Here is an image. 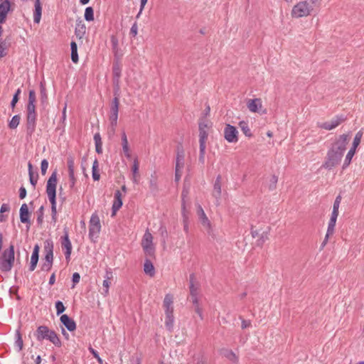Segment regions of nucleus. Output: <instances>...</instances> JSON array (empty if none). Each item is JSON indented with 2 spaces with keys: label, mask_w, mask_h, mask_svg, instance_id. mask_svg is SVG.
Wrapping results in <instances>:
<instances>
[{
  "label": "nucleus",
  "mask_w": 364,
  "mask_h": 364,
  "mask_svg": "<svg viewBox=\"0 0 364 364\" xmlns=\"http://www.w3.org/2000/svg\"><path fill=\"white\" fill-rule=\"evenodd\" d=\"M319 0H302L297 2L292 7L291 16L293 18L307 17L319 9Z\"/></svg>",
  "instance_id": "1"
},
{
  "label": "nucleus",
  "mask_w": 364,
  "mask_h": 364,
  "mask_svg": "<svg viewBox=\"0 0 364 364\" xmlns=\"http://www.w3.org/2000/svg\"><path fill=\"white\" fill-rule=\"evenodd\" d=\"M34 335L36 340L39 342L47 341L51 343L55 347L60 348L62 346V342L59 336L55 331L49 328L46 326H38Z\"/></svg>",
  "instance_id": "2"
},
{
  "label": "nucleus",
  "mask_w": 364,
  "mask_h": 364,
  "mask_svg": "<svg viewBox=\"0 0 364 364\" xmlns=\"http://www.w3.org/2000/svg\"><path fill=\"white\" fill-rule=\"evenodd\" d=\"M58 183L57 171H53L48 178L46 185V193L48 195L50 203H51V210L53 218L55 220L56 217V186Z\"/></svg>",
  "instance_id": "3"
},
{
  "label": "nucleus",
  "mask_w": 364,
  "mask_h": 364,
  "mask_svg": "<svg viewBox=\"0 0 364 364\" xmlns=\"http://www.w3.org/2000/svg\"><path fill=\"white\" fill-rule=\"evenodd\" d=\"M14 247L11 245L9 248L5 250L0 257V269L2 272L10 271L14 265Z\"/></svg>",
  "instance_id": "4"
},
{
  "label": "nucleus",
  "mask_w": 364,
  "mask_h": 364,
  "mask_svg": "<svg viewBox=\"0 0 364 364\" xmlns=\"http://www.w3.org/2000/svg\"><path fill=\"white\" fill-rule=\"evenodd\" d=\"M101 223L99 215L94 213L89 221V237L92 242H95L101 231Z\"/></svg>",
  "instance_id": "5"
},
{
  "label": "nucleus",
  "mask_w": 364,
  "mask_h": 364,
  "mask_svg": "<svg viewBox=\"0 0 364 364\" xmlns=\"http://www.w3.org/2000/svg\"><path fill=\"white\" fill-rule=\"evenodd\" d=\"M349 134H343L339 135L334 142L332 144L331 148L328 149L333 151V152L340 154L343 156L344 152L346 149V146L349 141Z\"/></svg>",
  "instance_id": "6"
},
{
  "label": "nucleus",
  "mask_w": 364,
  "mask_h": 364,
  "mask_svg": "<svg viewBox=\"0 0 364 364\" xmlns=\"http://www.w3.org/2000/svg\"><path fill=\"white\" fill-rule=\"evenodd\" d=\"M141 245L146 255L150 257L154 255L156 245L154 243V237L149 230L144 232L141 239Z\"/></svg>",
  "instance_id": "7"
},
{
  "label": "nucleus",
  "mask_w": 364,
  "mask_h": 364,
  "mask_svg": "<svg viewBox=\"0 0 364 364\" xmlns=\"http://www.w3.org/2000/svg\"><path fill=\"white\" fill-rule=\"evenodd\" d=\"M247 107L252 113H257L260 115L267 114V109L264 107L261 98H253L247 100Z\"/></svg>",
  "instance_id": "8"
},
{
  "label": "nucleus",
  "mask_w": 364,
  "mask_h": 364,
  "mask_svg": "<svg viewBox=\"0 0 364 364\" xmlns=\"http://www.w3.org/2000/svg\"><path fill=\"white\" fill-rule=\"evenodd\" d=\"M343 156L328 150L326 160L323 164V167L331 170L336 167L341 161Z\"/></svg>",
  "instance_id": "9"
},
{
  "label": "nucleus",
  "mask_w": 364,
  "mask_h": 364,
  "mask_svg": "<svg viewBox=\"0 0 364 364\" xmlns=\"http://www.w3.org/2000/svg\"><path fill=\"white\" fill-rule=\"evenodd\" d=\"M224 138L229 143H237L238 141V131L230 124H227L224 129Z\"/></svg>",
  "instance_id": "10"
},
{
  "label": "nucleus",
  "mask_w": 364,
  "mask_h": 364,
  "mask_svg": "<svg viewBox=\"0 0 364 364\" xmlns=\"http://www.w3.org/2000/svg\"><path fill=\"white\" fill-rule=\"evenodd\" d=\"M211 127L212 123L207 119H203L199 122V140H208Z\"/></svg>",
  "instance_id": "11"
},
{
  "label": "nucleus",
  "mask_w": 364,
  "mask_h": 364,
  "mask_svg": "<svg viewBox=\"0 0 364 364\" xmlns=\"http://www.w3.org/2000/svg\"><path fill=\"white\" fill-rule=\"evenodd\" d=\"M344 120V118H343L342 117L336 116L329 121L319 124L318 127L325 130H332L336 128Z\"/></svg>",
  "instance_id": "12"
},
{
  "label": "nucleus",
  "mask_w": 364,
  "mask_h": 364,
  "mask_svg": "<svg viewBox=\"0 0 364 364\" xmlns=\"http://www.w3.org/2000/svg\"><path fill=\"white\" fill-rule=\"evenodd\" d=\"M198 294L199 291L198 287L191 284L190 287V298L193 304L196 305V310L198 313V316H202L200 309L198 307Z\"/></svg>",
  "instance_id": "13"
},
{
  "label": "nucleus",
  "mask_w": 364,
  "mask_h": 364,
  "mask_svg": "<svg viewBox=\"0 0 364 364\" xmlns=\"http://www.w3.org/2000/svg\"><path fill=\"white\" fill-rule=\"evenodd\" d=\"M174 297L173 295L171 294H167L165 295L163 306L165 309V311L167 314V317H171V314L173 310V304Z\"/></svg>",
  "instance_id": "14"
},
{
  "label": "nucleus",
  "mask_w": 364,
  "mask_h": 364,
  "mask_svg": "<svg viewBox=\"0 0 364 364\" xmlns=\"http://www.w3.org/2000/svg\"><path fill=\"white\" fill-rule=\"evenodd\" d=\"M61 245L63 250H65V255L66 259H70V257L72 252V244L70 240H69L68 232H65V236L63 238Z\"/></svg>",
  "instance_id": "15"
},
{
  "label": "nucleus",
  "mask_w": 364,
  "mask_h": 364,
  "mask_svg": "<svg viewBox=\"0 0 364 364\" xmlns=\"http://www.w3.org/2000/svg\"><path fill=\"white\" fill-rule=\"evenodd\" d=\"M53 249L52 247H46V255H45V260L43 265V269L44 270H49L51 268L52 262H53Z\"/></svg>",
  "instance_id": "16"
},
{
  "label": "nucleus",
  "mask_w": 364,
  "mask_h": 364,
  "mask_svg": "<svg viewBox=\"0 0 364 364\" xmlns=\"http://www.w3.org/2000/svg\"><path fill=\"white\" fill-rule=\"evenodd\" d=\"M122 193L119 190H117V191H116V192L114 193V203L112 205V217L116 215L117 210H119V209L122 207Z\"/></svg>",
  "instance_id": "17"
},
{
  "label": "nucleus",
  "mask_w": 364,
  "mask_h": 364,
  "mask_svg": "<svg viewBox=\"0 0 364 364\" xmlns=\"http://www.w3.org/2000/svg\"><path fill=\"white\" fill-rule=\"evenodd\" d=\"M122 151L124 156L130 159L132 158V151L129 146L128 139L126 134L124 132L122 135Z\"/></svg>",
  "instance_id": "18"
},
{
  "label": "nucleus",
  "mask_w": 364,
  "mask_h": 364,
  "mask_svg": "<svg viewBox=\"0 0 364 364\" xmlns=\"http://www.w3.org/2000/svg\"><path fill=\"white\" fill-rule=\"evenodd\" d=\"M10 10V3L4 1L0 4V23H4L6 20L8 12Z\"/></svg>",
  "instance_id": "19"
},
{
  "label": "nucleus",
  "mask_w": 364,
  "mask_h": 364,
  "mask_svg": "<svg viewBox=\"0 0 364 364\" xmlns=\"http://www.w3.org/2000/svg\"><path fill=\"white\" fill-rule=\"evenodd\" d=\"M30 213L28 211V207L26 203L22 204L20 208V220L23 223H29Z\"/></svg>",
  "instance_id": "20"
},
{
  "label": "nucleus",
  "mask_w": 364,
  "mask_h": 364,
  "mask_svg": "<svg viewBox=\"0 0 364 364\" xmlns=\"http://www.w3.org/2000/svg\"><path fill=\"white\" fill-rule=\"evenodd\" d=\"M42 7L40 3V0H36L35 2V11L33 14V21L36 23H39L41 18Z\"/></svg>",
  "instance_id": "21"
},
{
  "label": "nucleus",
  "mask_w": 364,
  "mask_h": 364,
  "mask_svg": "<svg viewBox=\"0 0 364 364\" xmlns=\"http://www.w3.org/2000/svg\"><path fill=\"white\" fill-rule=\"evenodd\" d=\"M38 252H39V247L38 245H36L31 257V266H30V270L33 271L37 265L38 261Z\"/></svg>",
  "instance_id": "22"
},
{
  "label": "nucleus",
  "mask_w": 364,
  "mask_h": 364,
  "mask_svg": "<svg viewBox=\"0 0 364 364\" xmlns=\"http://www.w3.org/2000/svg\"><path fill=\"white\" fill-rule=\"evenodd\" d=\"M15 347L17 349L18 352H20L23 346V339L21 337V331H20V326L16 330L15 332V343H14Z\"/></svg>",
  "instance_id": "23"
},
{
  "label": "nucleus",
  "mask_w": 364,
  "mask_h": 364,
  "mask_svg": "<svg viewBox=\"0 0 364 364\" xmlns=\"http://www.w3.org/2000/svg\"><path fill=\"white\" fill-rule=\"evenodd\" d=\"M36 106L35 103H28L27 106V119L28 122H33L36 119Z\"/></svg>",
  "instance_id": "24"
},
{
  "label": "nucleus",
  "mask_w": 364,
  "mask_h": 364,
  "mask_svg": "<svg viewBox=\"0 0 364 364\" xmlns=\"http://www.w3.org/2000/svg\"><path fill=\"white\" fill-rule=\"evenodd\" d=\"M112 272H107L105 277V279L103 281L102 287H103V291L102 294L105 296H107L109 294V286L111 284V279H112Z\"/></svg>",
  "instance_id": "25"
},
{
  "label": "nucleus",
  "mask_w": 364,
  "mask_h": 364,
  "mask_svg": "<svg viewBox=\"0 0 364 364\" xmlns=\"http://www.w3.org/2000/svg\"><path fill=\"white\" fill-rule=\"evenodd\" d=\"M139 163L137 157H135L133 161V166L132 168V175H133V181L134 183H138L139 173Z\"/></svg>",
  "instance_id": "26"
},
{
  "label": "nucleus",
  "mask_w": 364,
  "mask_h": 364,
  "mask_svg": "<svg viewBox=\"0 0 364 364\" xmlns=\"http://www.w3.org/2000/svg\"><path fill=\"white\" fill-rule=\"evenodd\" d=\"M221 354L224 357H225L227 359H228L229 360L232 361V363H235L238 360V358H237V355L231 350L226 349V348L222 349L221 350Z\"/></svg>",
  "instance_id": "27"
},
{
  "label": "nucleus",
  "mask_w": 364,
  "mask_h": 364,
  "mask_svg": "<svg viewBox=\"0 0 364 364\" xmlns=\"http://www.w3.org/2000/svg\"><path fill=\"white\" fill-rule=\"evenodd\" d=\"M355 152H356V149H355L353 148L350 149V150L348 151V153L345 157V159H344V161L343 164V166H342L343 169H346L347 167L349 166Z\"/></svg>",
  "instance_id": "28"
},
{
  "label": "nucleus",
  "mask_w": 364,
  "mask_h": 364,
  "mask_svg": "<svg viewBox=\"0 0 364 364\" xmlns=\"http://www.w3.org/2000/svg\"><path fill=\"white\" fill-rule=\"evenodd\" d=\"M206 141L203 140H199V157L198 160L200 163L203 164L205 163V149H206Z\"/></svg>",
  "instance_id": "29"
},
{
  "label": "nucleus",
  "mask_w": 364,
  "mask_h": 364,
  "mask_svg": "<svg viewBox=\"0 0 364 364\" xmlns=\"http://www.w3.org/2000/svg\"><path fill=\"white\" fill-rule=\"evenodd\" d=\"M221 178L218 176L214 183L213 195L215 198H219L221 195Z\"/></svg>",
  "instance_id": "30"
},
{
  "label": "nucleus",
  "mask_w": 364,
  "mask_h": 364,
  "mask_svg": "<svg viewBox=\"0 0 364 364\" xmlns=\"http://www.w3.org/2000/svg\"><path fill=\"white\" fill-rule=\"evenodd\" d=\"M68 168L70 180L71 181V187H73L75 183L76 178H75V172H74V162L72 159L68 160Z\"/></svg>",
  "instance_id": "31"
},
{
  "label": "nucleus",
  "mask_w": 364,
  "mask_h": 364,
  "mask_svg": "<svg viewBox=\"0 0 364 364\" xmlns=\"http://www.w3.org/2000/svg\"><path fill=\"white\" fill-rule=\"evenodd\" d=\"M336 220H337L336 218L330 217L329 221L328 223L326 237H330L331 236H332L334 234Z\"/></svg>",
  "instance_id": "32"
},
{
  "label": "nucleus",
  "mask_w": 364,
  "mask_h": 364,
  "mask_svg": "<svg viewBox=\"0 0 364 364\" xmlns=\"http://www.w3.org/2000/svg\"><path fill=\"white\" fill-rule=\"evenodd\" d=\"M144 272L149 275L150 277H153L155 274L154 267L152 262L150 260H146L144 265Z\"/></svg>",
  "instance_id": "33"
},
{
  "label": "nucleus",
  "mask_w": 364,
  "mask_h": 364,
  "mask_svg": "<svg viewBox=\"0 0 364 364\" xmlns=\"http://www.w3.org/2000/svg\"><path fill=\"white\" fill-rule=\"evenodd\" d=\"M94 141L95 144V150L96 152L98 154L102 153V141L100 136V134L99 133H96L94 135Z\"/></svg>",
  "instance_id": "34"
},
{
  "label": "nucleus",
  "mask_w": 364,
  "mask_h": 364,
  "mask_svg": "<svg viewBox=\"0 0 364 364\" xmlns=\"http://www.w3.org/2000/svg\"><path fill=\"white\" fill-rule=\"evenodd\" d=\"M92 178L94 181H99L100 178V174L99 171V162L95 159L93 162L92 167Z\"/></svg>",
  "instance_id": "35"
},
{
  "label": "nucleus",
  "mask_w": 364,
  "mask_h": 364,
  "mask_svg": "<svg viewBox=\"0 0 364 364\" xmlns=\"http://www.w3.org/2000/svg\"><path fill=\"white\" fill-rule=\"evenodd\" d=\"M239 127L240 128V129L242 130V132L246 136L251 137L252 136L251 130L249 127L247 122H246L245 121L240 122Z\"/></svg>",
  "instance_id": "36"
},
{
  "label": "nucleus",
  "mask_w": 364,
  "mask_h": 364,
  "mask_svg": "<svg viewBox=\"0 0 364 364\" xmlns=\"http://www.w3.org/2000/svg\"><path fill=\"white\" fill-rule=\"evenodd\" d=\"M71 47V59L73 63H76L78 61V55H77V47L75 42L72 41L70 43Z\"/></svg>",
  "instance_id": "37"
},
{
  "label": "nucleus",
  "mask_w": 364,
  "mask_h": 364,
  "mask_svg": "<svg viewBox=\"0 0 364 364\" xmlns=\"http://www.w3.org/2000/svg\"><path fill=\"white\" fill-rule=\"evenodd\" d=\"M363 135V132L362 130L358 131L355 134V137L353 139V141L351 148L357 149V148L358 147L359 144H360Z\"/></svg>",
  "instance_id": "38"
},
{
  "label": "nucleus",
  "mask_w": 364,
  "mask_h": 364,
  "mask_svg": "<svg viewBox=\"0 0 364 364\" xmlns=\"http://www.w3.org/2000/svg\"><path fill=\"white\" fill-rule=\"evenodd\" d=\"M198 220L205 230H207L208 232H210L211 230V223L208 218L207 217V215L201 217Z\"/></svg>",
  "instance_id": "39"
},
{
  "label": "nucleus",
  "mask_w": 364,
  "mask_h": 364,
  "mask_svg": "<svg viewBox=\"0 0 364 364\" xmlns=\"http://www.w3.org/2000/svg\"><path fill=\"white\" fill-rule=\"evenodd\" d=\"M64 326L69 331H73L76 328V323L75 320H60Z\"/></svg>",
  "instance_id": "40"
},
{
  "label": "nucleus",
  "mask_w": 364,
  "mask_h": 364,
  "mask_svg": "<svg viewBox=\"0 0 364 364\" xmlns=\"http://www.w3.org/2000/svg\"><path fill=\"white\" fill-rule=\"evenodd\" d=\"M21 117L19 115H15L12 117L11 120L9 123V127L11 129H16L20 123Z\"/></svg>",
  "instance_id": "41"
},
{
  "label": "nucleus",
  "mask_w": 364,
  "mask_h": 364,
  "mask_svg": "<svg viewBox=\"0 0 364 364\" xmlns=\"http://www.w3.org/2000/svg\"><path fill=\"white\" fill-rule=\"evenodd\" d=\"M85 19L87 21L94 20V11L92 7H87L85 11Z\"/></svg>",
  "instance_id": "42"
},
{
  "label": "nucleus",
  "mask_w": 364,
  "mask_h": 364,
  "mask_svg": "<svg viewBox=\"0 0 364 364\" xmlns=\"http://www.w3.org/2000/svg\"><path fill=\"white\" fill-rule=\"evenodd\" d=\"M186 194L187 193H185L184 191H183L182 193V197H183V203H182V214H183V218H184V222L186 223V225H185V229L187 228V220H188V215H187V212H186V205H185V201H184V198L186 196Z\"/></svg>",
  "instance_id": "43"
},
{
  "label": "nucleus",
  "mask_w": 364,
  "mask_h": 364,
  "mask_svg": "<svg viewBox=\"0 0 364 364\" xmlns=\"http://www.w3.org/2000/svg\"><path fill=\"white\" fill-rule=\"evenodd\" d=\"M183 158H184V155H183V152L181 154H178L177 158H176V167H178V168L183 167Z\"/></svg>",
  "instance_id": "44"
},
{
  "label": "nucleus",
  "mask_w": 364,
  "mask_h": 364,
  "mask_svg": "<svg viewBox=\"0 0 364 364\" xmlns=\"http://www.w3.org/2000/svg\"><path fill=\"white\" fill-rule=\"evenodd\" d=\"M89 350L90 352L92 353V355L94 356L95 358L97 359V362L100 363V364H103V360L102 359L100 358L98 352L97 350H95L94 348H89Z\"/></svg>",
  "instance_id": "45"
},
{
  "label": "nucleus",
  "mask_w": 364,
  "mask_h": 364,
  "mask_svg": "<svg viewBox=\"0 0 364 364\" xmlns=\"http://www.w3.org/2000/svg\"><path fill=\"white\" fill-rule=\"evenodd\" d=\"M119 110V100L118 98L115 97L113 101V106L111 109L112 114H118Z\"/></svg>",
  "instance_id": "46"
},
{
  "label": "nucleus",
  "mask_w": 364,
  "mask_h": 364,
  "mask_svg": "<svg viewBox=\"0 0 364 364\" xmlns=\"http://www.w3.org/2000/svg\"><path fill=\"white\" fill-rule=\"evenodd\" d=\"M48 168V162L46 159H43L41 161V173L43 175H46Z\"/></svg>",
  "instance_id": "47"
},
{
  "label": "nucleus",
  "mask_w": 364,
  "mask_h": 364,
  "mask_svg": "<svg viewBox=\"0 0 364 364\" xmlns=\"http://www.w3.org/2000/svg\"><path fill=\"white\" fill-rule=\"evenodd\" d=\"M55 308H56L58 315L63 313L65 310L64 305L61 301L56 302Z\"/></svg>",
  "instance_id": "48"
},
{
  "label": "nucleus",
  "mask_w": 364,
  "mask_h": 364,
  "mask_svg": "<svg viewBox=\"0 0 364 364\" xmlns=\"http://www.w3.org/2000/svg\"><path fill=\"white\" fill-rule=\"evenodd\" d=\"M36 100V92L34 90L29 91L28 103H35Z\"/></svg>",
  "instance_id": "49"
},
{
  "label": "nucleus",
  "mask_w": 364,
  "mask_h": 364,
  "mask_svg": "<svg viewBox=\"0 0 364 364\" xmlns=\"http://www.w3.org/2000/svg\"><path fill=\"white\" fill-rule=\"evenodd\" d=\"M118 114H112L109 117L111 124L113 127H115L117 124Z\"/></svg>",
  "instance_id": "50"
},
{
  "label": "nucleus",
  "mask_w": 364,
  "mask_h": 364,
  "mask_svg": "<svg viewBox=\"0 0 364 364\" xmlns=\"http://www.w3.org/2000/svg\"><path fill=\"white\" fill-rule=\"evenodd\" d=\"M341 202V196H338L333 202V209H339Z\"/></svg>",
  "instance_id": "51"
},
{
  "label": "nucleus",
  "mask_w": 364,
  "mask_h": 364,
  "mask_svg": "<svg viewBox=\"0 0 364 364\" xmlns=\"http://www.w3.org/2000/svg\"><path fill=\"white\" fill-rule=\"evenodd\" d=\"M174 320H166L165 326L168 331H171L173 328Z\"/></svg>",
  "instance_id": "52"
},
{
  "label": "nucleus",
  "mask_w": 364,
  "mask_h": 364,
  "mask_svg": "<svg viewBox=\"0 0 364 364\" xmlns=\"http://www.w3.org/2000/svg\"><path fill=\"white\" fill-rule=\"evenodd\" d=\"M5 50V43L3 41L0 40V58L6 55Z\"/></svg>",
  "instance_id": "53"
},
{
  "label": "nucleus",
  "mask_w": 364,
  "mask_h": 364,
  "mask_svg": "<svg viewBox=\"0 0 364 364\" xmlns=\"http://www.w3.org/2000/svg\"><path fill=\"white\" fill-rule=\"evenodd\" d=\"M197 215H198V219L201 217H204L206 215L203 208L200 205H198L197 206Z\"/></svg>",
  "instance_id": "54"
},
{
  "label": "nucleus",
  "mask_w": 364,
  "mask_h": 364,
  "mask_svg": "<svg viewBox=\"0 0 364 364\" xmlns=\"http://www.w3.org/2000/svg\"><path fill=\"white\" fill-rule=\"evenodd\" d=\"M197 215H198V219L201 217H204L206 215L203 208L200 205H198L197 206Z\"/></svg>",
  "instance_id": "55"
},
{
  "label": "nucleus",
  "mask_w": 364,
  "mask_h": 364,
  "mask_svg": "<svg viewBox=\"0 0 364 364\" xmlns=\"http://www.w3.org/2000/svg\"><path fill=\"white\" fill-rule=\"evenodd\" d=\"M80 275L77 272H75L73 275V288L75 287V284H77L80 282Z\"/></svg>",
  "instance_id": "56"
},
{
  "label": "nucleus",
  "mask_w": 364,
  "mask_h": 364,
  "mask_svg": "<svg viewBox=\"0 0 364 364\" xmlns=\"http://www.w3.org/2000/svg\"><path fill=\"white\" fill-rule=\"evenodd\" d=\"M130 33L133 36H136L138 33V27H137V24L135 23H134V25L132 26L131 29H130Z\"/></svg>",
  "instance_id": "57"
},
{
  "label": "nucleus",
  "mask_w": 364,
  "mask_h": 364,
  "mask_svg": "<svg viewBox=\"0 0 364 364\" xmlns=\"http://www.w3.org/2000/svg\"><path fill=\"white\" fill-rule=\"evenodd\" d=\"M183 168H178L176 167V173H175V178L176 181H179L181 176V169Z\"/></svg>",
  "instance_id": "58"
},
{
  "label": "nucleus",
  "mask_w": 364,
  "mask_h": 364,
  "mask_svg": "<svg viewBox=\"0 0 364 364\" xmlns=\"http://www.w3.org/2000/svg\"><path fill=\"white\" fill-rule=\"evenodd\" d=\"M147 1L148 0H140V1H141L140 10H139V14H137V16H136L137 18H139V15L142 13L143 10L145 7V5L147 3Z\"/></svg>",
  "instance_id": "59"
},
{
  "label": "nucleus",
  "mask_w": 364,
  "mask_h": 364,
  "mask_svg": "<svg viewBox=\"0 0 364 364\" xmlns=\"http://www.w3.org/2000/svg\"><path fill=\"white\" fill-rule=\"evenodd\" d=\"M10 210V207L8 204L4 203L1 206L0 213H4L5 212H9Z\"/></svg>",
  "instance_id": "60"
},
{
  "label": "nucleus",
  "mask_w": 364,
  "mask_h": 364,
  "mask_svg": "<svg viewBox=\"0 0 364 364\" xmlns=\"http://www.w3.org/2000/svg\"><path fill=\"white\" fill-rule=\"evenodd\" d=\"M26 196V190L24 187H21L19 189V197L21 199H23Z\"/></svg>",
  "instance_id": "61"
},
{
  "label": "nucleus",
  "mask_w": 364,
  "mask_h": 364,
  "mask_svg": "<svg viewBox=\"0 0 364 364\" xmlns=\"http://www.w3.org/2000/svg\"><path fill=\"white\" fill-rule=\"evenodd\" d=\"M150 188L153 191L156 190L158 188L157 187V182L156 180H151L150 181Z\"/></svg>",
  "instance_id": "62"
},
{
  "label": "nucleus",
  "mask_w": 364,
  "mask_h": 364,
  "mask_svg": "<svg viewBox=\"0 0 364 364\" xmlns=\"http://www.w3.org/2000/svg\"><path fill=\"white\" fill-rule=\"evenodd\" d=\"M251 325L250 320H242V328H246Z\"/></svg>",
  "instance_id": "63"
},
{
  "label": "nucleus",
  "mask_w": 364,
  "mask_h": 364,
  "mask_svg": "<svg viewBox=\"0 0 364 364\" xmlns=\"http://www.w3.org/2000/svg\"><path fill=\"white\" fill-rule=\"evenodd\" d=\"M339 215V209H333L331 218H338Z\"/></svg>",
  "instance_id": "64"
}]
</instances>
